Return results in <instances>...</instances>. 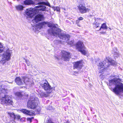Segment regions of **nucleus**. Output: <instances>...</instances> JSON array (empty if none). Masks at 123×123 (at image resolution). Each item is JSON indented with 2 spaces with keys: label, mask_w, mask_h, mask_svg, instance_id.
Returning a JSON list of instances; mask_svg holds the SVG:
<instances>
[{
  "label": "nucleus",
  "mask_w": 123,
  "mask_h": 123,
  "mask_svg": "<svg viewBox=\"0 0 123 123\" xmlns=\"http://www.w3.org/2000/svg\"><path fill=\"white\" fill-rule=\"evenodd\" d=\"M78 19L79 21L82 20L83 19V18L82 17H80L78 18Z\"/></svg>",
  "instance_id": "38"
},
{
  "label": "nucleus",
  "mask_w": 123,
  "mask_h": 123,
  "mask_svg": "<svg viewBox=\"0 0 123 123\" xmlns=\"http://www.w3.org/2000/svg\"><path fill=\"white\" fill-rule=\"evenodd\" d=\"M55 59H57V60H59V57H58L56 56H55Z\"/></svg>",
  "instance_id": "44"
},
{
  "label": "nucleus",
  "mask_w": 123,
  "mask_h": 123,
  "mask_svg": "<svg viewBox=\"0 0 123 123\" xmlns=\"http://www.w3.org/2000/svg\"><path fill=\"white\" fill-rule=\"evenodd\" d=\"M101 29L105 30L107 29H108V27L107 26L106 24L105 23H104L102 24L100 28L98 30H101Z\"/></svg>",
  "instance_id": "23"
},
{
  "label": "nucleus",
  "mask_w": 123,
  "mask_h": 123,
  "mask_svg": "<svg viewBox=\"0 0 123 123\" xmlns=\"http://www.w3.org/2000/svg\"><path fill=\"white\" fill-rule=\"evenodd\" d=\"M8 114L10 116V117L12 119L14 120V118H15V116L13 112L12 113H10L9 112H8Z\"/></svg>",
  "instance_id": "28"
},
{
  "label": "nucleus",
  "mask_w": 123,
  "mask_h": 123,
  "mask_svg": "<svg viewBox=\"0 0 123 123\" xmlns=\"http://www.w3.org/2000/svg\"><path fill=\"white\" fill-rule=\"evenodd\" d=\"M74 74H77L78 73V72L76 71H74Z\"/></svg>",
  "instance_id": "45"
},
{
  "label": "nucleus",
  "mask_w": 123,
  "mask_h": 123,
  "mask_svg": "<svg viewBox=\"0 0 123 123\" xmlns=\"http://www.w3.org/2000/svg\"><path fill=\"white\" fill-rule=\"evenodd\" d=\"M7 90L2 87L0 89V96L2 97L5 95L7 93Z\"/></svg>",
  "instance_id": "16"
},
{
  "label": "nucleus",
  "mask_w": 123,
  "mask_h": 123,
  "mask_svg": "<svg viewBox=\"0 0 123 123\" xmlns=\"http://www.w3.org/2000/svg\"><path fill=\"white\" fill-rule=\"evenodd\" d=\"M107 63L106 60L103 61L102 62H101L99 63V65H98V68L100 69L104 67V65L105 64Z\"/></svg>",
  "instance_id": "20"
},
{
  "label": "nucleus",
  "mask_w": 123,
  "mask_h": 123,
  "mask_svg": "<svg viewBox=\"0 0 123 123\" xmlns=\"http://www.w3.org/2000/svg\"><path fill=\"white\" fill-rule=\"evenodd\" d=\"M46 82L44 83L41 86L45 91L49 90L52 89L46 80H45Z\"/></svg>",
  "instance_id": "10"
},
{
  "label": "nucleus",
  "mask_w": 123,
  "mask_h": 123,
  "mask_svg": "<svg viewBox=\"0 0 123 123\" xmlns=\"http://www.w3.org/2000/svg\"><path fill=\"white\" fill-rule=\"evenodd\" d=\"M31 4L33 5H34L39 4H43L48 6L50 7H51L49 3V2H38V3H34L33 1L31 0Z\"/></svg>",
  "instance_id": "12"
},
{
  "label": "nucleus",
  "mask_w": 123,
  "mask_h": 123,
  "mask_svg": "<svg viewBox=\"0 0 123 123\" xmlns=\"http://www.w3.org/2000/svg\"><path fill=\"white\" fill-rule=\"evenodd\" d=\"M77 7L80 12L82 14L88 12L90 10V9L86 7L85 4H80L77 6Z\"/></svg>",
  "instance_id": "4"
},
{
  "label": "nucleus",
  "mask_w": 123,
  "mask_h": 123,
  "mask_svg": "<svg viewBox=\"0 0 123 123\" xmlns=\"http://www.w3.org/2000/svg\"><path fill=\"white\" fill-rule=\"evenodd\" d=\"M17 10L18 11H22L23 10L24 7L20 5H17L15 6Z\"/></svg>",
  "instance_id": "24"
},
{
  "label": "nucleus",
  "mask_w": 123,
  "mask_h": 123,
  "mask_svg": "<svg viewBox=\"0 0 123 123\" xmlns=\"http://www.w3.org/2000/svg\"><path fill=\"white\" fill-rule=\"evenodd\" d=\"M33 118V117H31V122L32 123H37V121L36 120L32 121L31 120Z\"/></svg>",
  "instance_id": "36"
},
{
  "label": "nucleus",
  "mask_w": 123,
  "mask_h": 123,
  "mask_svg": "<svg viewBox=\"0 0 123 123\" xmlns=\"http://www.w3.org/2000/svg\"><path fill=\"white\" fill-rule=\"evenodd\" d=\"M80 21H79L78 19L76 20V24L77 25V26L79 27H80L81 26V25L80 24Z\"/></svg>",
  "instance_id": "33"
},
{
  "label": "nucleus",
  "mask_w": 123,
  "mask_h": 123,
  "mask_svg": "<svg viewBox=\"0 0 123 123\" xmlns=\"http://www.w3.org/2000/svg\"><path fill=\"white\" fill-rule=\"evenodd\" d=\"M27 120L28 121H29L30 122H31V118H29L27 119Z\"/></svg>",
  "instance_id": "40"
},
{
  "label": "nucleus",
  "mask_w": 123,
  "mask_h": 123,
  "mask_svg": "<svg viewBox=\"0 0 123 123\" xmlns=\"http://www.w3.org/2000/svg\"><path fill=\"white\" fill-rule=\"evenodd\" d=\"M45 21L38 23L36 25V27L38 29H41L42 28L43 25H45Z\"/></svg>",
  "instance_id": "18"
},
{
  "label": "nucleus",
  "mask_w": 123,
  "mask_h": 123,
  "mask_svg": "<svg viewBox=\"0 0 123 123\" xmlns=\"http://www.w3.org/2000/svg\"><path fill=\"white\" fill-rule=\"evenodd\" d=\"M20 111L21 112L25 114H26L28 115H30V114H29V113L30 112V111L26 109H23L21 110Z\"/></svg>",
  "instance_id": "25"
},
{
  "label": "nucleus",
  "mask_w": 123,
  "mask_h": 123,
  "mask_svg": "<svg viewBox=\"0 0 123 123\" xmlns=\"http://www.w3.org/2000/svg\"><path fill=\"white\" fill-rule=\"evenodd\" d=\"M29 62L28 61H26V63L27 64V65L28 66H29L30 65V63H29Z\"/></svg>",
  "instance_id": "41"
},
{
  "label": "nucleus",
  "mask_w": 123,
  "mask_h": 123,
  "mask_svg": "<svg viewBox=\"0 0 123 123\" xmlns=\"http://www.w3.org/2000/svg\"><path fill=\"white\" fill-rule=\"evenodd\" d=\"M44 16L43 14H38L36 15L34 19L35 22L37 23L41 21L44 19Z\"/></svg>",
  "instance_id": "9"
},
{
  "label": "nucleus",
  "mask_w": 123,
  "mask_h": 123,
  "mask_svg": "<svg viewBox=\"0 0 123 123\" xmlns=\"http://www.w3.org/2000/svg\"><path fill=\"white\" fill-rule=\"evenodd\" d=\"M76 49L78 50V51L84 55L87 54V51L86 50V47L84 46L83 43L80 41L78 42L76 44Z\"/></svg>",
  "instance_id": "1"
},
{
  "label": "nucleus",
  "mask_w": 123,
  "mask_h": 123,
  "mask_svg": "<svg viewBox=\"0 0 123 123\" xmlns=\"http://www.w3.org/2000/svg\"><path fill=\"white\" fill-rule=\"evenodd\" d=\"M3 48V46L1 45L0 43V48ZM4 50L3 49H0V53L3 52Z\"/></svg>",
  "instance_id": "34"
},
{
  "label": "nucleus",
  "mask_w": 123,
  "mask_h": 123,
  "mask_svg": "<svg viewBox=\"0 0 123 123\" xmlns=\"http://www.w3.org/2000/svg\"><path fill=\"white\" fill-rule=\"evenodd\" d=\"M15 118H14V120L17 119L18 120L19 119H20L21 121V117L19 115H15Z\"/></svg>",
  "instance_id": "31"
},
{
  "label": "nucleus",
  "mask_w": 123,
  "mask_h": 123,
  "mask_svg": "<svg viewBox=\"0 0 123 123\" xmlns=\"http://www.w3.org/2000/svg\"><path fill=\"white\" fill-rule=\"evenodd\" d=\"M27 106L29 108H31V104L30 101V100H29L27 103Z\"/></svg>",
  "instance_id": "35"
},
{
  "label": "nucleus",
  "mask_w": 123,
  "mask_h": 123,
  "mask_svg": "<svg viewBox=\"0 0 123 123\" xmlns=\"http://www.w3.org/2000/svg\"><path fill=\"white\" fill-rule=\"evenodd\" d=\"M100 33L101 34H104L105 33V32H100Z\"/></svg>",
  "instance_id": "43"
},
{
  "label": "nucleus",
  "mask_w": 123,
  "mask_h": 123,
  "mask_svg": "<svg viewBox=\"0 0 123 123\" xmlns=\"http://www.w3.org/2000/svg\"><path fill=\"white\" fill-rule=\"evenodd\" d=\"M24 4L26 5L31 4V0H25L24 1Z\"/></svg>",
  "instance_id": "29"
},
{
  "label": "nucleus",
  "mask_w": 123,
  "mask_h": 123,
  "mask_svg": "<svg viewBox=\"0 0 123 123\" xmlns=\"http://www.w3.org/2000/svg\"><path fill=\"white\" fill-rule=\"evenodd\" d=\"M41 7H42V5H39V6H36L35 7V8H39Z\"/></svg>",
  "instance_id": "39"
},
{
  "label": "nucleus",
  "mask_w": 123,
  "mask_h": 123,
  "mask_svg": "<svg viewBox=\"0 0 123 123\" xmlns=\"http://www.w3.org/2000/svg\"><path fill=\"white\" fill-rule=\"evenodd\" d=\"M4 57L5 58V60L8 61L10 59L11 54L9 52H6L5 54H3Z\"/></svg>",
  "instance_id": "19"
},
{
  "label": "nucleus",
  "mask_w": 123,
  "mask_h": 123,
  "mask_svg": "<svg viewBox=\"0 0 123 123\" xmlns=\"http://www.w3.org/2000/svg\"><path fill=\"white\" fill-rule=\"evenodd\" d=\"M15 96L18 97H21L23 96V95L21 92H16L15 93Z\"/></svg>",
  "instance_id": "26"
},
{
  "label": "nucleus",
  "mask_w": 123,
  "mask_h": 123,
  "mask_svg": "<svg viewBox=\"0 0 123 123\" xmlns=\"http://www.w3.org/2000/svg\"><path fill=\"white\" fill-rule=\"evenodd\" d=\"M4 96V97H2L0 99L1 103L2 104H5L6 105H12V101L10 99L8 96L7 95Z\"/></svg>",
  "instance_id": "3"
},
{
  "label": "nucleus",
  "mask_w": 123,
  "mask_h": 123,
  "mask_svg": "<svg viewBox=\"0 0 123 123\" xmlns=\"http://www.w3.org/2000/svg\"><path fill=\"white\" fill-rule=\"evenodd\" d=\"M100 23H98L97 22L95 21V22L93 23V27L95 28H97L99 26Z\"/></svg>",
  "instance_id": "27"
},
{
  "label": "nucleus",
  "mask_w": 123,
  "mask_h": 123,
  "mask_svg": "<svg viewBox=\"0 0 123 123\" xmlns=\"http://www.w3.org/2000/svg\"><path fill=\"white\" fill-rule=\"evenodd\" d=\"M62 31L61 29L59 28L55 30L52 29L51 31V35L54 36L58 35L60 39H62L65 38L67 36L66 34L64 33H61Z\"/></svg>",
  "instance_id": "2"
},
{
  "label": "nucleus",
  "mask_w": 123,
  "mask_h": 123,
  "mask_svg": "<svg viewBox=\"0 0 123 123\" xmlns=\"http://www.w3.org/2000/svg\"><path fill=\"white\" fill-rule=\"evenodd\" d=\"M45 25H47L49 27H52V28L51 29V30L52 29L55 30V29H56L57 28H58L57 27H58V25L56 24H55L53 23H52L46 22H45Z\"/></svg>",
  "instance_id": "11"
},
{
  "label": "nucleus",
  "mask_w": 123,
  "mask_h": 123,
  "mask_svg": "<svg viewBox=\"0 0 123 123\" xmlns=\"http://www.w3.org/2000/svg\"><path fill=\"white\" fill-rule=\"evenodd\" d=\"M84 62L82 60L73 63V68L74 69H81L84 66Z\"/></svg>",
  "instance_id": "7"
},
{
  "label": "nucleus",
  "mask_w": 123,
  "mask_h": 123,
  "mask_svg": "<svg viewBox=\"0 0 123 123\" xmlns=\"http://www.w3.org/2000/svg\"><path fill=\"white\" fill-rule=\"evenodd\" d=\"M55 10L57 11L60 12V9L59 7H55Z\"/></svg>",
  "instance_id": "37"
},
{
  "label": "nucleus",
  "mask_w": 123,
  "mask_h": 123,
  "mask_svg": "<svg viewBox=\"0 0 123 123\" xmlns=\"http://www.w3.org/2000/svg\"><path fill=\"white\" fill-rule=\"evenodd\" d=\"M62 57V59H63L66 61H68L71 58V54L70 52H67L64 50H62L61 51Z\"/></svg>",
  "instance_id": "5"
},
{
  "label": "nucleus",
  "mask_w": 123,
  "mask_h": 123,
  "mask_svg": "<svg viewBox=\"0 0 123 123\" xmlns=\"http://www.w3.org/2000/svg\"><path fill=\"white\" fill-rule=\"evenodd\" d=\"M119 79L116 78H114L113 79L109 80V84L110 85L112 84L115 85L118 83V80Z\"/></svg>",
  "instance_id": "14"
},
{
  "label": "nucleus",
  "mask_w": 123,
  "mask_h": 123,
  "mask_svg": "<svg viewBox=\"0 0 123 123\" xmlns=\"http://www.w3.org/2000/svg\"><path fill=\"white\" fill-rule=\"evenodd\" d=\"M15 82L16 84L19 85H22L23 84V83L21 79L19 77H16L15 79Z\"/></svg>",
  "instance_id": "13"
},
{
  "label": "nucleus",
  "mask_w": 123,
  "mask_h": 123,
  "mask_svg": "<svg viewBox=\"0 0 123 123\" xmlns=\"http://www.w3.org/2000/svg\"><path fill=\"white\" fill-rule=\"evenodd\" d=\"M39 101L37 98H31V109L34 110L37 106Z\"/></svg>",
  "instance_id": "8"
},
{
  "label": "nucleus",
  "mask_w": 123,
  "mask_h": 123,
  "mask_svg": "<svg viewBox=\"0 0 123 123\" xmlns=\"http://www.w3.org/2000/svg\"><path fill=\"white\" fill-rule=\"evenodd\" d=\"M70 121L69 120H67L66 122H64V123H69Z\"/></svg>",
  "instance_id": "42"
},
{
  "label": "nucleus",
  "mask_w": 123,
  "mask_h": 123,
  "mask_svg": "<svg viewBox=\"0 0 123 123\" xmlns=\"http://www.w3.org/2000/svg\"><path fill=\"white\" fill-rule=\"evenodd\" d=\"M41 8L37 9V10L40 11H44L45 10L46 7L45 6L42 5V7Z\"/></svg>",
  "instance_id": "30"
},
{
  "label": "nucleus",
  "mask_w": 123,
  "mask_h": 123,
  "mask_svg": "<svg viewBox=\"0 0 123 123\" xmlns=\"http://www.w3.org/2000/svg\"><path fill=\"white\" fill-rule=\"evenodd\" d=\"M108 62L111 63V64L112 65H116L117 64L116 62L114 60L110 61L108 60Z\"/></svg>",
  "instance_id": "32"
},
{
  "label": "nucleus",
  "mask_w": 123,
  "mask_h": 123,
  "mask_svg": "<svg viewBox=\"0 0 123 123\" xmlns=\"http://www.w3.org/2000/svg\"><path fill=\"white\" fill-rule=\"evenodd\" d=\"M109 65H108V66H107V67H109Z\"/></svg>",
  "instance_id": "46"
},
{
  "label": "nucleus",
  "mask_w": 123,
  "mask_h": 123,
  "mask_svg": "<svg viewBox=\"0 0 123 123\" xmlns=\"http://www.w3.org/2000/svg\"><path fill=\"white\" fill-rule=\"evenodd\" d=\"M51 93L50 92H47L46 93L44 92H42L40 94V96L42 97H48L49 94Z\"/></svg>",
  "instance_id": "22"
},
{
  "label": "nucleus",
  "mask_w": 123,
  "mask_h": 123,
  "mask_svg": "<svg viewBox=\"0 0 123 123\" xmlns=\"http://www.w3.org/2000/svg\"><path fill=\"white\" fill-rule=\"evenodd\" d=\"M22 80L25 83L29 82L30 81V79L28 77L25 76H22Z\"/></svg>",
  "instance_id": "21"
},
{
  "label": "nucleus",
  "mask_w": 123,
  "mask_h": 123,
  "mask_svg": "<svg viewBox=\"0 0 123 123\" xmlns=\"http://www.w3.org/2000/svg\"><path fill=\"white\" fill-rule=\"evenodd\" d=\"M41 110V109L39 108L35 110L34 111L31 110V116H35L36 114H39Z\"/></svg>",
  "instance_id": "17"
},
{
  "label": "nucleus",
  "mask_w": 123,
  "mask_h": 123,
  "mask_svg": "<svg viewBox=\"0 0 123 123\" xmlns=\"http://www.w3.org/2000/svg\"><path fill=\"white\" fill-rule=\"evenodd\" d=\"M116 94L118 95L121 92H123V84L121 83L119 85H117L112 90Z\"/></svg>",
  "instance_id": "6"
},
{
  "label": "nucleus",
  "mask_w": 123,
  "mask_h": 123,
  "mask_svg": "<svg viewBox=\"0 0 123 123\" xmlns=\"http://www.w3.org/2000/svg\"><path fill=\"white\" fill-rule=\"evenodd\" d=\"M25 16L27 18H31V9H26L25 11Z\"/></svg>",
  "instance_id": "15"
}]
</instances>
